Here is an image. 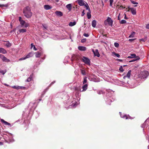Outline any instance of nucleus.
I'll use <instances>...</instances> for the list:
<instances>
[{"mask_svg": "<svg viewBox=\"0 0 149 149\" xmlns=\"http://www.w3.org/2000/svg\"><path fill=\"white\" fill-rule=\"evenodd\" d=\"M55 82V81H53L51 83V84H50V86H49V87H50V86H51L52 85V84H54Z\"/></svg>", "mask_w": 149, "mask_h": 149, "instance_id": "0e129e2a", "label": "nucleus"}, {"mask_svg": "<svg viewBox=\"0 0 149 149\" xmlns=\"http://www.w3.org/2000/svg\"><path fill=\"white\" fill-rule=\"evenodd\" d=\"M32 78V75H30V77L27 79L26 81L27 82L30 81Z\"/></svg>", "mask_w": 149, "mask_h": 149, "instance_id": "f704fd0d", "label": "nucleus"}, {"mask_svg": "<svg viewBox=\"0 0 149 149\" xmlns=\"http://www.w3.org/2000/svg\"><path fill=\"white\" fill-rule=\"evenodd\" d=\"M29 26V24L28 23H26L24 25V27H27Z\"/></svg>", "mask_w": 149, "mask_h": 149, "instance_id": "6e6d98bb", "label": "nucleus"}, {"mask_svg": "<svg viewBox=\"0 0 149 149\" xmlns=\"http://www.w3.org/2000/svg\"><path fill=\"white\" fill-rule=\"evenodd\" d=\"M19 22L22 20H23L22 19V17H19Z\"/></svg>", "mask_w": 149, "mask_h": 149, "instance_id": "bf43d9fd", "label": "nucleus"}, {"mask_svg": "<svg viewBox=\"0 0 149 149\" xmlns=\"http://www.w3.org/2000/svg\"><path fill=\"white\" fill-rule=\"evenodd\" d=\"M5 45L7 47H10L11 45V44L8 41H7L6 42V43L5 44Z\"/></svg>", "mask_w": 149, "mask_h": 149, "instance_id": "72a5a7b5", "label": "nucleus"}, {"mask_svg": "<svg viewBox=\"0 0 149 149\" xmlns=\"http://www.w3.org/2000/svg\"><path fill=\"white\" fill-rule=\"evenodd\" d=\"M6 53L7 51L5 49L2 48H0V53L5 54Z\"/></svg>", "mask_w": 149, "mask_h": 149, "instance_id": "5701e85b", "label": "nucleus"}, {"mask_svg": "<svg viewBox=\"0 0 149 149\" xmlns=\"http://www.w3.org/2000/svg\"><path fill=\"white\" fill-rule=\"evenodd\" d=\"M84 36L86 37H88L89 36V35L88 34L86 33H84Z\"/></svg>", "mask_w": 149, "mask_h": 149, "instance_id": "3c124183", "label": "nucleus"}, {"mask_svg": "<svg viewBox=\"0 0 149 149\" xmlns=\"http://www.w3.org/2000/svg\"><path fill=\"white\" fill-rule=\"evenodd\" d=\"M107 91L108 92L107 94V97H106L104 98V99L107 104L110 105V104L111 102L113 101L115 99V98L114 96H110V93L112 92L113 93L114 91H113L112 90L110 89L107 90Z\"/></svg>", "mask_w": 149, "mask_h": 149, "instance_id": "f03ea898", "label": "nucleus"}, {"mask_svg": "<svg viewBox=\"0 0 149 149\" xmlns=\"http://www.w3.org/2000/svg\"><path fill=\"white\" fill-rule=\"evenodd\" d=\"M87 77H85L84 78L83 84H85L87 82Z\"/></svg>", "mask_w": 149, "mask_h": 149, "instance_id": "79ce46f5", "label": "nucleus"}, {"mask_svg": "<svg viewBox=\"0 0 149 149\" xmlns=\"http://www.w3.org/2000/svg\"><path fill=\"white\" fill-rule=\"evenodd\" d=\"M81 61L86 64L88 65H90V61L87 58L84 56H83L82 58Z\"/></svg>", "mask_w": 149, "mask_h": 149, "instance_id": "0eeeda50", "label": "nucleus"}, {"mask_svg": "<svg viewBox=\"0 0 149 149\" xmlns=\"http://www.w3.org/2000/svg\"><path fill=\"white\" fill-rule=\"evenodd\" d=\"M85 14V11L84 10L82 12V14H81V16H84V14Z\"/></svg>", "mask_w": 149, "mask_h": 149, "instance_id": "603ef678", "label": "nucleus"}, {"mask_svg": "<svg viewBox=\"0 0 149 149\" xmlns=\"http://www.w3.org/2000/svg\"><path fill=\"white\" fill-rule=\"evenodd\" d=\"M131 2L134 4H138V3L134 1H131Z\"/></svg>", "mask_w": 149, "mask_h": 149, "instance_id": "49530a36", "label": "nucleus"}, {"mask_svg": "<svg viewBox=\"0 0 149 149\" xmlns=\"http://www.w3.org/2000/svg\"><path fill=\"white\" fill-rule=\"evenodd\" d=\"M146 27L147 29H149V24L146 25Z\"/></svg>", "mask_w": 149, "mask_h": 149, "instance_id": "052dcab7", "label": "nucleus"}, {"mask_svg": "<svg viewBox=\"0 0 149 149\" xmlns=\"http://www.w3.org/2000/svg\"><path fill=\"white\" fill-rule=\"evenodd\" d=\"M12 87L13 88L17 90L22 88H25V87L23 86H12Z\"/></svg>", "mask_w": 149, "mask_h": 149, "instance_id": "a211bd4d", "label": "nucleus"}, {"mask_svg": "<svg viewBox=\"0 0 149 149\" xmlns=\"http://www.w3.org/2000/svg\"><path fill=\"white\" fill-rule=\"evenodd\" d=\"M135 40L134 39H129V41L130 42H132V41L134 40Z\"/></svg>", "mask_w": 149, "mask_h": 149, "instance_id": "680f3d73", "label": "nucleus"}, {"mask_svg": "<svg viewBox=\"0 0 149 149\" xmlns=\"http://www.w3.org/2000/svg\"><path fill=\"white\" fill-rule=\"evenodd\" d=\"M114 45L115 47L117 48L119 47V44L118 43L116 42L114 43Z\"/></svg>", "mask_w": 149, "mask_h": 149, "instance_id": "37998d69", "label": "nucleus"}, {"mask_svg": "<svg viewBox=\"0 0 149 149\" xmlns=\"http://www.w3.org/2000/svg\"><path fill=\"white\" fill-rule=\"evenodd\" d=\"M44 8L45 9L47 10V5H45L44 6Z\"/></svg>", "mask_w": 149, "mask_h": 149, "instance_id": "774afa93", "label": "nucleus"}, {"mask_svg": "<svg viewBox=\"0 0 149 149\" xmlns=\"http://www.w3.org/2000/svg\"><path fill=\"white\" fill-rule=\"evenodd\" d=\"M137 56H136V55L134 54H132L130 55V56H128L127 57L128 58H136Z\"/></svg>", "mask_w": 149, "mask_h": 149, "instance_id": "cd10ccee", "label": "nucleus"}, {"mask_svg": "<svg viewBox=\"0 0 149 149\" xmlns=\"http://www.w3.org/2000/svg\"><path fill=\"white\" fill-rule=\"evenodd\" d=\"M120 114V116L121 118H123L125 119H132L133 118H132L131 117L129 116V115L127 116L126 115H124L123 116H122V115L121 112H119Z\"/></svg>", "mask_w": 149, "mask_h": 149, "instance_id": "9d476101", "label": "nucleus"}, {"mask_svg": "<svg viewBox=\"0 0 149 149\" xmlns=\"http://www.w3.org/2000/svg\"><path fill=\"white\" fill-rule=\"evenodd\" d=\"M77 2L79 5L81 6H84L85 4L83 0H77Z\"/></svg>", "mask_w": 149, "mask_h": 149, "instance_id": "9b49d317", "label": "nucleus"}, {"mask_svg": "<svg viewBox=\"0 0 149 149\" xmlns=\"http://www.w3.org/2000/svg\"><path fill=\"white\" fill-rule=\"evenodd\" d=\"M66 8L69 11H71L72 8L71 4L70 3L67 5L66 6Z\"/></svg>", "mask_w": 149, "mask_h": 149, "instance_id": "b1692460", "label": "nucleus"}, {"mask_svg": "<svg viewBox=\"0 0 149 149\" xmlns=\"http://www.w3.org/2000/svg\"><path fill=\"white\" fill-rule=\"evenodd\" d=\"M8 137H9L8 140L10 142H13L14 140L13 138L12 135L11 134H8Z\"/></svg>", "mask_w": 149, "mask_h": 149, "instance_id": "f3484780", "label": "nucleus"}, {"mask_svg": "<svg viewBox=\"0 0 149 149\" xmlns=\"http://www.w3.org/2000/svg\"><path fill=\"white\" fill-rule=\"evenodd\" d=\"M88 84H86L83 85L82 87V90H81V89L80 91L81 92H83L86 91L87 88Z\"/></svg>", "mask_w": 149, "mask_h": 149, "instance_id": "f8f14e48", "label": "nucleus"}, {"mask_svg": "<svg viewBox=\"0 0 149 149\" xmlns=\"http://www.w3.org/2000/svg\"><path fill=\"white\" fill-rule=\"evenodd\" d=\"M149 123V122H148L147 119L145 121L144 123L141 125V127L142 128H144L146 127V125L147 124H148Z\"/></svg>", "mask_w": 149, "mask_h": 149, "instance_id": "aec40b11", "label": "nucleus"}, {"mask_svg": "<svg viewBox=\"0 0 149 149\" xmlns=\"http://www.w3.org/2000/svg\"><path fill=\"white\" fill-rule=\"evenodd\" d=\"M37 105L36 102H31L29 105V107L31 111L34 110Z\"/></svg>", "mask_w": 149, "mask_h": 149, "instance_id": "423d86ee", "label": "nucleus"}, {"mask_svg": "<svg viewBox=\"0 0 149 149\" xmlns=\"http://www.w3.org/2000/svg\"><path fill=\"white\" fill-rule=\"evenodd\" d=\"M23 13L24 15L27 18H30L32 15L30 8L29 6H27L24 8Z\"/></svg>", "mask_w": 149, "mask_h": 149, "instance_id": "7ed1b4c3", "label": "nucleus"}, {"mask_svg": "<svg viewBox=\"0 0 149 149\" xmlns=\"http://www.w3.org/2000/svg\"><path fill=\"white\" fill-rule=\"evenodd\" d=\"M82 58V56L80 55H73L72 56L71 60L72 62L75 61L79 62L81 61Z\"/></svg>", "mask_w": 149, "mask_h": 149, "instance_id": "20e7f679", "label": "nucleus"}, {"mask_svg": "<svg viewBox=\"0 0 149 149\" xmlns=\"http://www.w3.org/2000/svg\"><path fill=\"white\" fill-rule=\"evenodd\" d=\"M19 31L20 33H24L26 31V30L25 29H20L19 30Z\"/></svg>", "mask_w": 149, "mask_h": 149, "instance_id": "58836bf2", "label": "nucleus"}, {"mask_svg": "<svg viewBox=\"0 0 149 149\" xmlns=\"http://www.w3.org/2000/svg\"><path fill=\"white\" fill-rule=\"evenodd\" d=\"M92 51L93 53L94 56H97V57H99L100 56V54L98 52V50L97 49H95V51L93 49H92Z\"/></svg>", "mask_w": 149, "mask_h": 149, "instance_id": "1a4fd4ad", "label": "nucleus"}, {"mask_svg": "<svg viewBox=\"0 0 149 149\" xmlns=\"http://www.w3.org/2000/svg\"><path fill=\"white\" fill-rule=\"evenodd\" d=\"M33 52H31L30 53H29L28 54H27L26 56V58H28L30 57H32L33 56Z\"/></svg>", "mask_w": 149, "mask_h": 149, "instance_id": "4be33fe9", "label": "nucleus"}, {"mask_svg": "<svg viewBox=\"0 0 149 149\" xmlns=\"http://www.w3.org/2000/svg\"><path fill=\"white\" fill-rule=\"evenodd\" d=\"M91 77L90 76H89L88 77V78L91 81H94V79H91Z\"/></svg>", "mask_w": 149, "mask_h": 149, "instance_id": "13d9d810", "label": "nucleus"}, {"mask_svg": "<svg viewBox=\"0 0 149 149\" xmlns=\"http://www.w3.org/2000/svg\"><path fill=\"white\" fill-rule=\"evenodd\" d=\"M126 21L125 20H124V19H123V20H121L120 22V24H125V23H126Z\"/></svg>", "mask_w": 149, "mask_h": 149, "instance_id": "e433bc0d", "label": "nucleus"}, {"mask_svg": "<svg viewBox=\"0 0 149 149\" xmlns=\"http://www.w3.org/2000/svg\"><path fill=\"white\" fill-rule=\"evenodd\" d=\"M113 54L115 56H116L118 58H119L120 57V55L116 53L115 52H113Z\"/></svg>", "mask_w": 149, "mask_h": 149, "instance_id": "a19ab883", "label": "nucleus"}, {"mask_svg": "<svg viewBox=\"0 0 149 149\" xmlns=\"http://www.w3.org/2000/svg\"><path fill=\"white\" fill-rule=\"evenodd\" d=\"M84 6L86 7V10H88V11H91L87 3H86V4H85Z\"/></svg>", "mask_w": 149, "mask_h": 149, "instance_id": "473e14b6", "label": "nucleus"}, {"mask_svg": "<svg viewBox=\"0 0 149 149\" xmlns=\"http://www.w3.org/2000/svg\"><path fill=\"white\" fill-rule=\"evenodd\" d=\"M7 70L6 69L2 70L0 69V73L2 74L3 75L6 72Z\"/></svg>", "mask_w": 149, "mask_h": 149, "instance_id": "c756f323", "label": "nucleus"}, {"mask_svg": "<svg viewBox=\"0 0 149 149\" xmlns=\"http://www.w3.org/2000/svg\"><path fill=\"white\" fill-rule=\"evenodd\" d=\"M62 98L64 100H65L64 101V102L65 104H68L70 103V102L73 103L72 105H70L69 106V107L70 108L71 107L75 108L79 103L78 101H77V102H76L75 101V99L74 98L72 99L73 100H74L73 101L72 100V99H71L70 100H69V97L66 93H65V94L64 95ZM77 101H78V100Z\"/></svg>", "mask_w": 149, "mask_h": 149, "instance_id": "f257e3e1", "label": "nucleus"}, {"mask_svg": "<svg viewBox=\"0 0 149 149\" xmlns=\"http://www.w3.org/2000/svg\"><path fill=\"white\" fill-rule=\"evenodd\" d=\"M26 58V57H25L22 58H19V61H22V60H24Z\"/></svg>", "mask_w": 149, "mask_h": 149, "instance_id": "09e8293b", "label": "nucleus"}, {"mask_svg": "<svg viewBox=\"0 0 149 149\" xmlns=\"http://www.w3.org/2000/svg\"><path fill=\"white\" fill-rule=\"evenodd\" d=\"M20 24H21L22 26H23L24 24L25 23V21L23 20H22L20 21Z\"/></svg>", "mask_w": 149, "mask_h": 149, "instance_id": "4c0bfd02", "label": "nucleus"}, {"mask_svg": "<svg viewBox=\"0 0 149 149\" xmlns=\"http://www.w3.org/2000/svg\"><path fill=\"white\" fill-rule=\"evenodd\" d=\"M148 75V72L147 71H143L141 72L140 74V77L141 79H146Z\"/></svg>", "mask_w": 149, "mask_h": 149, "instance_id": "39448f33", "label": "nucleus"}, {"mask_svg": "<svg viewBox=\"0 0 149 149\" xmlns=\"http://www.w3.org/2000/svg\"><path fill=\"white\" fill-rule=\"evenodd\" d=\"M140 59V58L139 56H137L136 58H135L134 59H133L131 61H130L129 62H132L135 61H136L139 60Z\"/></svg>", "mask_w": 149, "mask_h": 149, "instance_id": "393cba45", "label": "nucleus"}, {"mask_svg": "<svg viewBox=\"0 0 149 149\" xmlns=\"http://www.w3.org/2000/svg\"><path fill=\"white\" fill-rule=\"evenodd\" d=\"M97 93L99 94H100L102 93V91H97Z\"/></svg>", "mask_w": 149, "mask_h": 149, "instance_id": "4d7b16f0", "label": "nucleus"}, {"mask_svg": "<svg viewBox=\"0 0 149 149\" xmlns=\"http://www.w3.org/2000/svg\"><path fill=\"white\" fill-rule=\"evenodd\" d=\"M108 23V24L109 26H112L113 24V21L109 17H108L106 20L104 22V24L105 25L107 24V22Z\"/></svg>", "mask_w": 149, "mask_h": 149, "instance_id": "6e6552de", "label": "nucleus"}, {"mask_svg": "<svg viewBox=\"0 0 149 149\" xmlns=\"http://www.w3.org/2000/svg\"><path fill=\"white\" fill-rule=\"evenodd\" d=\"M76 24V22L75 21H74V22H70L69 24V25L70 26H72L75 25Z\"/></svg>", "mask_w": 149, "mask_h": 149, "instance_id": "a878e982", "label": "nucleus"}, {"mask_svg": "<svg viewBox=\"0 0 149 149\" xmlns=\"http://www.w3.org/2000/svg\"><path fill=\"white\" fill-rule=\"evenodd\" d=\"M1 122L3 123L5 125L10 126L11 125L10 124L5 121L3 119H1Z\"/></svg>", "mask_w": 149, "mask_h": 149, "instance_id": "2eb2a0df", "label": "nucleus"}, {"mask_svg": "<svg viewBox=\"0 0 149 149\" xmlns=\"http://www.w3.org/2000/svg\"><path fill=\"white\" fill-rule=\"evenodd\" d=\"M92 26L95 28V27L96 26V21L95 20H93L92 22Z\"/></svg>", "mask_w": 149, "mask_h": 149, "instance_id": "bb28decb", "label": "nucleus"}, {"mask_svg": "<svg viewBox=\"0 0 149 149\" xmlns=\"http://www.w3.org/2000/svg\"><path fill=\"white\" fill-rule=\"evenodd\" d=\"M55 14L56 16L58 17H61L63 15L62 13L60 11H56Z\"/></svg>", "mask_w": 149, "mask_h": 149, "instance_id": "dca6fc26", "label": "nucleus"}, {"mask_svg": "<svg viewBox=\"0 0 149 149\" xmlns=\"http://www.w3.org/2000/svg\"><path fill=\"white\" fill-rule=\"evenodd\" d=\"M135 34V33L134 32H131L130 35L129 36V38H133L134 37V34Z\"/></svg>", "mask_w": 149, "mask_h": 149, "instance_id": "2f4dec72", "label": "nucleus"}, {"mask_svg": "<svg viewBox=\"0 0 149 149\" xmlns=\"http://www.w3.org/2000/svg\"><path fill=\"white\" fill-rule=\"evenodd\" d=\"M3 55L1 54H0V58H1V59L2 58L3 56Z\"/></svg>", "mask_w": 149, "mask_h": 149, "instance_id": "338daca9", "label": "nucleus"}, {"mask_svg": "<svg viewBox=\"0 0 149 149\" xmlns=\"http://www.w3.org/2000/svg\"><path fill=\"white\" fill-rule=\"evenodd\" d=\"M81 74L83 75H85L86 74V72L84 70L81 69Z\"/></svg>", "mask_w": 149, "mask_h": 149, "instance_id": "c9c22d12", "label": "nucleus"}, {"mask_svg": "<svg viewBox=\"0 0 149 149\" xmlns=\"http://www.w3.org/2000/svg\"><path fill=\"white\" fill-rule=\"evenodd\" d=\"M36 58H38L40 56H41V53L39 52H36Z\"/></svg>", "mask_w": 149, "mask_h": 149, "instance_id": "c85d7f7f", "label": "nucleus"}, {"mask_svg": "<svg viewBox=\"0 0 149 149\" xmlns=\"http://www.w3.org/2000/svg\"><path fill=\"white\" fill-rule=\"evenodd\" d=\"M91 11H88V12L87 13V16L88 18V19H90L91 17Z\"/></svg>", "mask_w": 149, "mask_h": 149, "instance_id": "7c9ffc66", "label": "nucleus"}, {"mask_svg": "<svg viewBox=\"0 0 149 149\" xmlns=\"http://www.w3.org/2000/svg\"><path fill=\"white\" fill-rule=\"evenodd\" d=\"M46 92V90L45 89L44 91L43 92L42 94V96L43 95H44Z\"/></svg>", "mask_w": 149, "mask_h": 149, "instance_id": "864d4df0", "label": "nucleus"}, {"mask_svg": "<svg viewBox=\"0 0 149 149\" xmlns=\"http://www.w3.org/2000/svg\"><path fill=\"white\" fill-rule=\"evenodd\" d=\"M124 15H125V17H124V18L125 19H128V17L126 16V14H124Z\"/></svg>", "mask_w": 149, "mask_h": 149, "instance_id": "e2e57ef3", "label": "nucleus"}, {"mask_svg": "<svg viewBox=\"0 0 149 149\" xmlns=\"http://www.w3.org/2000/svg\"><path fill=\"white\" fill-rule=\"evenodd\" d=\"M146 38H142V39H140L139 40L140 41H142L143 42H145L146 41Z\"/></svg>", "mask_w": 149, "mask_h": 149, "instance_id": "a18cd8bd", "label": "nucleus"}, {"mask_svg": "<svg viewBox=\"0 0 149 149\" xmlns=\"http://www.w3.org/2000/svg\"><path fill=\"white\" fill-rule=\"evenodd\" d=\"M130 10L132 14L133 15H135L136 14V10L134 8H130Z\"/></svg>", "mask_w": 149, "mask_h": 149, "instance_id": "6ab92c4d", "label": "nucleus"}, {"mask_svg": "<svg viewBox=\"0 0 149 149\" xmlns=\"http://www.w3.org/2000/svg\"><path fill=\"white\" fill-rule=\"evenodd\" d=\"M78 49L80 51H84L86 50V47L84 46H79L78 47Z\"/></svg>", "mask_w": 149, "mask_h": 149, "instance_id": "4468645a", "label": "nucleus"}, {"mask_svg": "<svg viewBox=\"0 0 149 149\" xmlns=\"http://www.w3.org/2000/svg\"><path fill=\"white\" fill-rule=\"evenodd\" d=\"M119 70L121 72H123L124 71V70L123 69V67L122 66H120V68H119Z\"/></svg>", "mask_w": 149, "mask_h": 149, "instance_id": "ea45409f", "label": "nucleus"}, {"mask_svg": "<svg viewBox=\"0 0 149 149\" xmlns=\"http://www.w3.org/2000/svg\"><path fill=\"white\" fill-rule=\"evenodd\" d=\"M131 72V70H129L128 71L126 75L125 76L123 77V79H125L127 77L128 79H129L130 77Z\"/></svg>", "mask_w": 149, "mask_h": 149, "instance_id": "ddd939ff", "label": "nucleus"}, {"mask_svg": "<svg viewBox=\"0 0 149 149\" xmlns=\"http://www.w3.org/2000/svg\"><path fill=\"white\" fill-rule=\"evenodd\" d=\"M2 60L3 61L6 62H8L10 61V60L8 59L7 58L4 56H3V57L2 58Z\"/></svg>", "mask_w": 149, "mask_h": 149, "instance_id": "412c9836", "label": "nucleus"}, {"mask_svg": "<svg viewBox=\"0 0 149 149\" xmlns=\"http://www.w3.org/2000/svg\"><path fill=\"white\" fill-rule=\"evenodd\" d=\"M86 38H85V39H82L81 40V42H82V43H84V42H86Z\"/></svg>", "mask_w": 149, "mask_h": 149, "instance_id": "8fccbe9b", "label": "nucleus"}, {"mask_svg": "<svg viewBox=\"0 0 149 149\" xmlns=\"http://www.w3.org/2000/svg\"><path fill=\"white\" fill-rule=\"evenodd\" d=\"M110 2V6H112V3L113 2V0H109Z\"/></svg>", "mask_w": 149, "mask_h": 149, "instance_id": "de8ad7c7", "label": "nucleus"}, {"mask_svg": "<svg viewBox=\"0 0 149 149\" xmlns=\"http://www.w3.org/2000/svg\"><path fill=\"white\" fill-rule=\"evenodd\" d=\"M121 8V9H122V10H123V9H124L125 8V7H123V6H120V8Z\"/></svg>", "mask_w": 149, "mask_h": 149, "instance_id": "5fc2aeb1", "label": "nucleus"}, {"mask_svg": "<svg viewBox=\"0 0 149 149\" xmlns=\"http://www.w3.org/2000/svg\"><path fill=\"white\" fill-rule=\"evenodd\" d=\"M52 8V6L48 5H47V10L50 9Z\"/></svg>", "mask_w": 149, "mask_h": 149, "instance_id": "c03bdc74", "label": "nucleus"}, {"mask_svg": "<svg viewBox=\"0 0 149 149\" xmlns=\"http://www.w3.org/2000/svg\"><path fill=\"white\" fill-rule=\"evenodd\" d=\"M15 30H16V29H14L11 31L10 32L11 33H12V32H15Z\"/></svg>", "mask_w": 149, "mask_h": 149, "instance_id": "69168bd1", "label": "nucleus"}]
</instances>
